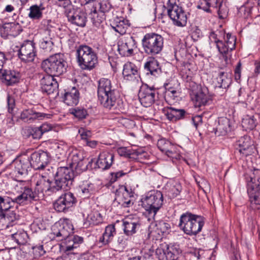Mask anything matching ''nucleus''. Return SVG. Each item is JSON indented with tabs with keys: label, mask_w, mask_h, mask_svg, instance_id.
<instances>
[{
	"label": "nucleus",
	"mask_w": 260,
	"mask_h": 260,
	"mask_svg": "<svg viewBox=\"0 0 260 260\" xmlns=\"http://www.w3.org/2000/svg\"><path fill=\"white\" fill-rule=\"evenodd\" d=\"M16 194L13 197H4L0 206V211H8L13 208L15 204L25 206L32 204L39 200V196L28 186L16 184L14 187Z\"/></svg>",
	"instance_id": "f257e3e1"
},
{
	"label": "nucleus",
	"mask_w": 260,
	"mask_h": 260,
	"mask_svg": "<svg viewBox=\"0 0 260 260\" xmlns=\"http://www.w3.org/2000/svg\"><path fill=\"white\" fill-rule=\"evenodd\" d=\"M97 93L98 101L105 108L109 110L121 108L122 101L110 79L102 78L99 80Z\"/></svg>",
	"instance_id": "f03ea898"
},
{
	"label": "nucleus",
	"mask_w": 260,
	"mask_h": 260,
	"mask_svg": "<svg viewBox=\"0 0 260 260\" xmlns=\"http://www.w3.org/2000/svg\"><path fill=\"white\" fill-rule=\"evenodd\" d=\"M204 225L203 218L189 212L182 214L180 217L179 226L184 233L189 236L196 235Z\"/></svg>",
	"instance_id": "7ed1b4c3"
},
{
	"label": "nucleus",
	"mask_w": 260,
	"mask_h": 260,
	"mask_svg": "<svg viewBox=\"0 0 260 260\" xmlns=\"http://www.w3.org/2000/svg\"><path fill=\"white\" fill-rule=\"evenodd\" d=\"M77 62L85 70H91L98 62V56L94 50L87 45H80L76 49Z\"/></svg>",
	"instance_id": "20e7f679"
},
{
	"label": "nucleus",
	"mask_w": 260,
	"mask_h": 260,
	"mask_svg": "<svg viewBox=\"0 0 260 260\" xmlns=\"http://www.w3.org/2000/svg\"><path fill=\"white\" fill-rule=\"evenodd\" d=\"M67 62L61 53H56L44 60L41 67L47 74L53 76H59L66 71Z\"/></svg>",
	"instance_id": "39448f33"
},
{
	"label": "nucleus",
	"mask_w": 260,
	"mask_h": 260,
	"mask_svg": "<svg viewBox=\"0 0 260 260\" xmlns=\"http://www.w3.org/2000/svg\"><path fill=\"white\" fill-rule=\"evenodd\" d=\"M247 193L252 206L260 208V170L254 169L246 177Z\"/></svg>",
	"instance_id": "423d86ee"
},
{
	"label": "nucleus",
	"mask_w": 260,
	"mask_h": 260,
	"mask_svg": "<svg viewBox=\"0 0 260 260\" xmlns=\"http://www.w3.org/2000/svg\"><path fill=\"white\" fill-rule=\"evenodd\" d=\"M73 170L68 167H59L54 176V185L51 191L56 192L61 189L67 190L72 185L75 176Z\"/></svg>",
	"instance_id": "0eeeda50"
},
{
	"label": "nucleus",
	"mask_w": 260,
	"mask_h": 260,
	"mask_svg": "<svg viewBox=\"0 0 260 260\" xmlns=\"http://www.w3.org/2000/svg\"><path fill=\"white\" fill-rule=\"evenodd\" d=\"M144 52L148 55L154 56L161 52L164 47V38L157 34H146L142 40Z\"/></svg>",
	"instance_id": "6e6552de"
},
{
	"label": "nucleus",
	"mask_w": 260,
	"mask_h": 260,
	"mask_svg": "<svg viewBox=\"0 0 260 260\" xmlns=\"http://www.w3.org/2000/svg\"><path fill=\"white\" fill-rule=\"evenodd\" d=\"M142 206L149 216V219H154L158 211L163 204V195L159 191H153L147 194L141 200Z\"/></svg>",
	"instance_id": "1a4fd4ad"
},
{
	"label": "nucleus",
	"mask_w": 260,
	"mask_h": 260,
	"mask_svg": "<svg viewBox=\"0 0 260 260\" xmlns=\"http://www.w3.org/2000/svg\"><path fill=\"white\" fill-rule=\"evenodd\" d=\"M166 9L168 15L175 25L183 27L186 25L187 13L181 6L176 4V0H168Z\"/></svg>",
	"instance_id": "9d476101"
},
{
	"label": "nucleus",
	"mask_w": 260,
	"mask_h": 260,
	"mask_svg": "<svg viewBox=\"0 0 260 260\" xmlns=\"http://www.w3.org/2000/svg\"><path fill=\"white\" fill-rule=\"evenodd\" d=\"M29 168L28 160H15L11 164V171L9 175L11 177L17 181V184H22L24 186L25 182L23 180L24 177L27 174V169Z\"/></svg>",
	"instance_id": "9b49d317"
},
{
	"label": "nucleus",
	"mask_w": 260,
	"mask_h": 260,
	"mask_svg": "<svg viewBox=\"0 0 260 260\" xmlns=\"http://www.w3.org/2000/svg\"><path fill=\"white\" fill-rule=\"evenodd\" d=\"M224 41H220L216 45L220 54L222 55L226 62L232 55L231 52L235 49L236 38L231 34H226L224 38Z\"/></svg>",
	"instance_id": "f8f14e48"
},
{
	"label": "nucleus",
	"mask_w": 260,
	"mask_h": 260,
	"mask_svg": "<svg viewBox=\"0 0 260 260\" xmlns=\"http://www.w3.org/2000/svg\"><path fill=\"white\" fill-rule=\"evenodd\" d=\"M157 89L147 84H143L139 90L138 97L141 105L145 107H150L157 98Z\"/></svg>",
	"instance_id": "ddd939ff"
},
{
	"label": "nucleus",
	"mask_w": 260,
	"mask_h": 260,
	"mask_svg": "<svg viewBox=\"0 0 260 260\" xmlns=\"http://www.w3.org/2000/svg\"><path fill=\"white\" fill-rule=\"evenodd\" d=\"M37 55L36 44L33 41L25 40L18 50L19 58L25 63L32 62Z\"/></svg>",
	"instance_id": "4468645a"
},
{
	"label": "nucleus",
	"mask_w": 260,
	"mask_h": 260,
	"mask_svg": "<svg viewBox=\"0 0 260 260\" xmlns=\"http://www.w3.org/2000/svg\"><path fill=\"white\" fill-rule=\"evenodd\" d=\"M77 202V200L74 193L69 191L62 194L54 203L53 206L54 209L58 212H66L70 208L74 206Z\"/></svg>",
	"instance_id": "2eb2a0df"
},
{
	"label": "nucleus",
	"mask_w": 260,
	"mask_h": 260,
	"mask_svg": "<svg viewBox=\"0 0 260 260\" xmlns=\"http://www.w3.org/2000/svg\"><path fill=\"white\" fill-rule=\"evenodd\" d=\"M66 16L71 24L81 27L85 26L87 21V15L83 9L75 7L72 10L68 11Z\"/></svg>",
	"instance_id": "dca6fc26"
},
{
	"label": "nucleus",
	"mask_w": 260,
	"mask_h": 260,
	"mask_svg": "<svg viewBox=\"0 0 260 260\" xmlns=\"http://www.w3.org/2000/svg\"><path fill=\"white\" fill-rule=\"evenodd\" d=\"M51 115L40 112L37 108L34 107L31 109L23 110L21 113L20 118L25 122L28 123L34 122L35 120H42L45 118H50Z\"/></svg>",
	"instance_id": "f3484780"
},
{
	"label": "nucleus",
	"mask_w": 260,
	"mask_h": 260,
	"mask_svg": "<svg viewBox=\"0 0 260 260\" xmlns=\"http://www.w3.org/2000/svg\"><path fill=\"white\" fill-rule=\"evenodd\" d=\"M136 47V42L133 37L122 39L118 43V51L122 56H132Z\"/></svg>",
	"instance_id": "a211bd4d"
},
{
	"label": "nucleus",
	"mask_w": 260,
	"mask_h": 260,
	"mask_svg": "<svg viewBox=\"0 0 260 260\" xmlns=\"http://www.w3.org/2000/svg\"><path fill=\"white\" fill-rule=\"evenodd\" d=\"M54 77L48 74L41 79L40 84L43 92H45L48 95L53 93L58 94V84Z\"/></svg>",
	"instance_id": "6ab92c4d"
},
{
	"label": "nucleus",
	"mask_w": 260,
	"mask_h": 260,
	"mask_svg": "<svg viewBox=\"0 0 260 260\" xmlns=\"http://www.w3.org/2000/svg\"><path fill=\"white\" fill-rule=\"evenodd\" d=\"M87 159H84L81 152L74 153L72 162L70 164L69 168L73 170L75 168L77 174H80L87 169V163L89 164Z\"/></svg>",
	"instance_id": "aec40b11"
},
{
	"label": "nucleus",
	"mask_w": 260,
	"mask_h": 260,
	"mask_svg": "<svg viewBox=\"0 0 260 260\" xmlns=\"http://www.w3.org/2000/svg\"><path fill=\"white\" fill-rule=\"evenodd\" d=\"M47 162L48 158L46 153L44 151L42 152H35L31 155L29 165H31L36 170H40L44 169Z\"/></svg>",
	"instance_id": "412c9836"
},
{
	"label": "nucleus",
	"mask_w": 260,
	"mask_h": 260,
	"mask_svg": "<svg viewBox=\"0 0 260 260\" xmlns=\"http://www.w3.org/2000/svg\"><path fill=\"white\" fill-rule=\"evenodd\" d=\"M64 240V242L61 246L62 249L67 254H69L74 253L72 251L77 248L83 242V238L78 236L71 235Z\"/></svg>",
	"instance_id": "4be33fe9"
},
{
	"label": "nucleus",
	"mask_w": 260,
	"mask_h": 260,
	"mask_svg": "<svg viewBox=\"0 0 260 260\" xmlns=\"http://www.w3.org/2000/svg\"><path fill=\"white\" fill-rule=\"evenodd\" d=\"M122 75L125 80L132 82L138 81L140 77L137 67L131 62L123 66Z\"/></svg>",
	"instance_id": "5701e85b"
},
{
	"label": "nucleus",
	"mask_w": 260,
	"mask_h": 260,
	"mask_svg": "<svg viewBox=\"0 0 260 260\" xmlns=\"http://www.w3.org/2000/svg\"><path fill=\"white\" fill-rule=\"evenodd\" d=\"M144 70L147 75L154 77L158 76L161 73V69L159 63L154 57L148 59L144 65Z\"/></svg>",
	"instance_id": "b1692460"
},
{
	"label": "nucleus",
	"mask_w": 260,
	"mask_h": 260,
	"mask_svg": "<svg viewBox=\"0 0 260 260\" xmlns=\"http://www.w3.org/2000/svg\"><path fill=\"white\" fill-rule=\"evenodd\" d=\"M22 31L21 26L18 23H7L4 24L0 29V32L3 37L8 36L16 37Z\"/></svg>",
	"instance_id": "393cba45"
},
{
	"label": "nucleus",
	"mask_w": 260,
	"mask_h": 260,
	"mask_svg": "<svg viewBox=\"0 0 260 260\" xmlns=\"http://www.w3.org/2000/svg\"><path fill=\"white\" fill-rule=\"evenodd\" d=\"M2 75L4 82L7 86H12L18 83L21 77L19 72L13 70H5L2 72Z\"/></svg>",
	"instance_id": "a878e982"
},
{
	"label": "nucleus",
	"mask_w": 260,
	"mask_h": 260,
	"mask_svg": "<svg viewBox=\"0 0 260 260\" xmlns=\"http://www.w3.org/2000/svg\"><path fill=\"white\" fill-rule=\"evenodd\" d=\"M196 107H201L208 105L212 102L210 96L208 94L206 88H202L194 94L192 99Z\"/></svg>",
	"instance_id": "bb28decb"
},
{
	"label": "nucleus",
	"mask_w": 260,
	"mask_h": 260,
	"mask_svg": "<svg viewBox=\"0 0 260 260\" xmlns=\"http://www.w3.org/2000/svg\"><path fill=\"white\" fill-rule=\"evenodd\" d=\"M114 155L108 152L100 153L96 161V166L102 170L109 169L113 163Z\"/></svg>",
	"instance_id": "cd10ccee"
},
{
	"label": "nucleus",
	"mask_w": 260,
	"mask_h": 260,
	"mask_svg": "<svg viewBox=\"0 0 260 260\" xmlns=\"http://www.w3.org/2000/svg\"><path fill=\"white\" fill-rule=\"evenodd\" d=\"M164 111L167 118L172 121L183 119L186 114V112L184 109H176L172 107L166 108Z\"/></svg>",
	"instance_id": "c85d7f7f"
},
{
	"label": "nucleus",
	"mask_w": 260,
	"mask_h": 260,
	"mask_svg": "<svg viewBox=\"0 0 260 260\" xmlns=\"http://www.w3.org/2000/svg\"><path fill=\"white\" fill-rule=\"evenodd\" d=\"M80 93L79 90L75 87H73L71 89L66 91L63 101L68 106H73L76 105L79 103Z\"/></svg>",
	"instance_id": "c756f323"
},
{
	"label": "nucleus",
	"mask_w": 260,
	"mask_h": 260,
	"mask_svg": "<svg viewBox=\"0 0 260 260\" xmlns=\"http://www.w3.org/2000/svg\"><path fill=\"white\" fill-rule=\"evenodd\" d=\"M112 27L121 35L125 34L129 24L128 20L123 17H115L111 23Z\"/></svg>",
	"instance_id": "7c9ffc66"
},
{
	"label": "nucleus",
	"mask_w": 260,
	"mask_h": 260,
	"mask_svg": "<svg viewBox=\"0 0 260 260\" xmlns=\"http://www.w3.org/2000/svg\"><path fill=\"white\" fill-rule=\"evenodd\" d=\"M218 125L216 126L215 135L224 136L231 131L230 120L226 117H220L218 119Z\"/></svg>",
	"instance_id": "2f4dec72"
},
{
	"label": "nucleus",
	"mask_w": 260,
	"mask_h": 260,
	"mask_svg": "<svg viewBox=\"0 0 260 260\" xmlns=\"http://www.w3.org/2000/svg\"><path fill=\"white\" fill-rule=\"evenodd\" d=\"M16 231V229L13 228L9 231L12 233L11 236L18 245H25L28 239L27 233L22 229Z\"/></svg>",
	"instance_id": "473e14b6"
},
{
	"label": "nucleus",
	"mask_w": 260,
	"mask_h": 260,
	"mask_svg": "<svg viewBox=\"0 0 260 260\" xmlns=\"http://www.w3.org/2000/svg\"><path fill=\"white\" fill-rule=\"evenodd\" d=\"M123 225L124 233L127 236H132L135 234L137 230L139 229L140 227V224L137 220L130 218L124 220Z\"/></svg>",
	"instance_id": "72a5a7b5"
},
{
	"label": "nucleus",
	"mask_w": 260,
	"mask_h": 260,
	"mask_svg": "<svg viewBox=\"0 0 260 260\" xmlns=\"http://www.w3.org/2000/svg\"><path fill=\"white\" fill-rule=\"evenodd\" d=\"M3 214V222L5 229L8 230L15 225L16 221L19 219V215L15 211L9 210L5 214Z\"/></svg>",
	"instance_id": "f704fd0d"
},
{
	"label": "nucleus",
	"mask_w": 260,
	"mask_h": 260,
	"mask_svg": "<svg viewBox=\"0 0 260 260\" xmlns=\"http://www.w3.org/2000/svg\"><path fill=\"white\" fill-rule=\"evenodd\" d=\"M51 188L50 180L46 176L39 175L36 183V189L43 192L44 191H51Z\"/></svg>",
	"instance_id": "c9c22d12"
},
{
	"label": "nucleus",
	"mask_w": 260,
	"mask_h": 260,
	"mask_svg": "<svg viewBox=\"0 0 260 260\" xmlns=\"http://www.w3.org/2000/svg\"><path fill=\"white\" fill-rule=\"evenodd\" d=\"M116 234V230L114 224H109L107 225L105 230L104 233L102 237H100L99 241L104 245L108 244L112 241L113 237Z\"/></svg>",
	"instance_id": "e433bc0d"
},
{
	"label": "nucleus",
	"mask_w": 260,
	"mask_h": 260,
	"mask_svg": "<svg viewBox=\"0 0 260 260\" xmlns=\"http://www.w3.org/2000/svg\"><path fill=\"white\" fill-rule=\"evenodd\" d=\"M88 7H93L100 12L102 13L104 15L108 12L111 9V5L107 1H103L98 2L94 0H90L86 3Z\"/></svg>",
	"instance_id": "4c0bfd02"
},
{
	"label": "nucleus",
	"mask_w": 260,
	"mask_h": 260,
	"mask_svg": "<svg viewBox=\"0 0 260 260\" xmlns=\"http://www.w3.org/2000/svg\"><path fill=\"white\" fill-rule=\"evenodd\" d=\"M45 9L42 4L32 5L28 9V17L33 20H39L43 18V11Z\"/></svg>",
	"instance_id": "58836bf2"
},
{
	"label": "nucleus",
	"mask_w": 260,
	"mask_h": 260,
	"mask_svg": "<svg viewBox=\"0 0 260 260\" xmlns=\"http://www.w3.org/2000/svg\"><path fill=\"white\" fill-rule=\"evenodd\" d=\"M90 8V18L92 24L96 27H99L100 25L105 20V15L100 12L93 7H88Z\"/></svg>",
	"instance_id": "ea45409f"
},
{
	"label": "nucleus",
	"mask_w": 260,
	"mask_h": 260,
	"mask_svg": "<svg viewBox=\"0 0 260 260\" xmlns=\"http://www.w3.org/2000/svg\"><path fill=\"white\" fill-rule=\"evenodd\" d=\"M129 147H118L117 152L120 156L136 159L141 154V152L136 150L128 149Z\"/></svg>",
	"instance_id": "a19ab883"
},
{
	"label": "nucleus",
	"mask_w": 260,
	"mask_h": 260,
	"mask_svg": "<svg viewBox=\"0 0 260 260\" xmlns=\"http://www.w3.org/2000/svg\"><path fill=\"white\" fill-rule=\"evenodd\" d=\"M79 133L80 135L81 139L82 140H85L86 144L88 146H92L98 144V141L94 140H90V139L92 136V133L90 131L84 128H81L79 129Z\"/></svg>",
	"instance_id": "79ce46f5"
},
{
	"label": "nucleus",
	"mask_w": 260,
	"mask_h": 260,
	"mask_svg": "<svg viewBox=\"0 0 260 260\" xmlns=\"http://www.w3.org/2000/svg\"><path fill=\"white\" fill-rule=\"evenodd\" d=\"M218 83L219 86H216V88L226 89L229 87L231 83V79L228 77V74L224 72H219L218 74Z\"/></svg>",
	"instance_id": "37998d69"
},
{
	"label": "nucleus",
	"mask_w": 260,
	"mask_h": 260,
	"mask_svg": "<svg viewBox=\"0 0 260 260\" xmlns=\"http://www.w3.org/2000/svg\"><path fill=\"white\" fill-rule=\"evenodd\" d=\"M115 195L116 196V199L119 200L121 202L122 200L129 199L133 196L132 192L129 191L127 188L124 185L121 186L118 189H116Z\"/></svg>",
	"instance_id": "c03bdc74"
},
{
	"label": "nucleus",
	"mask_w": 260,
	"mask_h": 260,
	"mask_svg": "<svg viewBox=\"0 0 260 260\" xmlns=\"http://www.w3.org/2000/svg\"><path fill=\"white\" fill-rule=\"evenodd\" d=\"M256 120L253 116H245L242 120L241 125L244 129L252 130L256 126Z\"/></svg>",
	"instance_id": "a18cd8bd"
},
{
	"label": "nucleus",
	"mask_w": 260,
	"mask_h": 260,
	"mask_svg": "<svg viewBox=\"0 0 260 260\" xmlns=\"http://www.w3.org/2000/svg\"><path fill=\"white\" fill-rule=\"evenodd\" d=\"M90 224L98 225L103 222V217L102 214L98 211H93L87 217Z\"/></svg>",
	"instance_id": "49530a36"
},
{
	"label": "nucleus",
	"mask_w": 260,
	"mask_h": 260,
	"mask_svg": "<svg viewBox=\"0 0 260 260\" xmlns=\"http://www.w3.org/2000/svg\"><path fill=\"white\" fill-rule=\"evenodd\" d=\"M181 190V186L179 184L176 183L174 185H171L166 188V194L170 199L174 198L179 194Z\"/></svg>",
	"instance_id": "de8ad7c7"
},
{
	"label": "nucleus",
	"mask_w": 260,
	"mask_h": 260,
	"mask_svg": "<svg viewBox=\"0 0 260 260\" xmlns=\"http://www.w3.org/2000/svg\"><path fill=\"white\" fill-rule=\"evenodd\" d=\"M60 228L58 230V231L55 232H53V234L56 237H61V240L63 239H65L70 236L71 232V229L68 226V225H62V226L60 225Z\"/></svg>",
	"instance_id": "09e8293b"
},
{
	"label": "nucleus",
	"mask_w": 260,
	"mask_h": 260,
	"mask_svg": "<svg viewBox=\"0 0 260 260\" xmlns=\"http://www.w3.org/2000/svg\"><path fill=\"white\" fill-rule=\"evenodd\" d=\"M54 44L50 37H45L42 38L40 42V48L45 52H50L53 49Z\"/></svg>",
	"instance_id": "8fccbe9b"
},
{
	"label": "nucleus",
	"mask_w": 260,
	"mask_h": 260,
	"mask_svg": "<svg viewBox=\"0 0 260 260\" xmlns=\"http://www.w3.org/2000/svg\"><path fill=\"white\" fill-rule=\"evenodd\" d=\"M156 230L158 234L164 235L165 234H169L171 231V225L164 221H159L156 224Z\"/></svg>",
	"instance_id": "3c124183"
},
{
	"label": "nucleus",
	"mask_w": 260,
	"mask_h": 260,
	"mask_svg": "<svg viewBox=\"0 0 260 260\" xmlns=\"http://www.w3.org/2000/svg\"><path fill=\"white\" fill-rule=\"evenodd\" d=\"M178 251L173 246H169L167 244L166 247V260H176L178 257Z\"/></svg>",
	"instance_id": "603ef678"
},
{
	"label": "nucleus",
	"mask_w": 260,
	"mask_h": 260,
	"mask_svg": "<svg viewBox=\"0 0 260 260\" xmlns=\"http://www.w3.org/2000/svg\"><path fill=\"white\" fill-rule=\"evenodd\" d=\"M166 244H161L155 250V254L159 260H166Z\"/></svg>",
	"instance_id": "864d4df0"
},
{
	"label": "nucleus",
	"mask_w": 260,
	"mask_h": 260,
	"mask_svg": "<svg viewBox=\"0 0 260 260\" xmlns=\"http://www.w3.org/2000/svg\"><path fill=\"white\" fill-rule=\"evenodd\" d=\"M71 113L79 119L85 118L87 115V111L83 108H74L71 110Z\"/></svg>",
	"instance_id": "5fc2aeb1"
},
{
	"label": "nucleus",
	"mask_w": 260,
	"mask_h": 260,
	"mask_svg": "<svg viewBox=\"0 0 260 260\" xmlns=\"http://www.w3.org/2000/svg\"><path fill=\"white\" fill-rule=\"evenodd\" d=\"M212 7V2L210 0H199L197 8L205 12H210V7Z\"/></svg>",
	"instance_id": "6e6d98bb"
},
{
	"label": "nucleus",
	"mask_w": 260,
	"mask_h": 260,
	"mask_svg": "<svg viewBox=\"0 0 260 260\" xmlns=\"http://www.w3.org/2000/svg\"><path fill=\"white\" fill-rule=\"evenodd\" d=\"M180 93L178 90H175L171 92L165 93L164 97L166 101L173 100V102L178 101Z\"/></svg>",
	"instance_id": "4d7b16f0"
},
{
	"label": "nucleus",
	"mask_w": 260,
	"mask_h": 260,
	"mask_svg": "<svg viewBox=\"0 0 260 260\" xmlns=\"http://www.w3.org/2000/svg\"><path fill=\"white\" fill-rule=\"evenodd\" d=\"M52 20L51 19H44L40 24V27L44 29L45 33L49 34L50 31V28L52 27L51 25Z\"/></svg>",
	"instance_id": "13d9d810"
},
{
	"label": "nucleus",
	"mask_w": 260,
	"mask_h": 260,
	"mask_svg": "<svg viewBox=\"0 0 260 260\" xmlns=\"http://www.w3.org/2000/svg\"><path fill=\"white\" fill-rule=\"evenodd\" d=\"M237 145L238 146H251L250 137L247 136H244L241 137L237 142Z\"/></svg>",
	"instance_id": "bf43d9fd"
},
{
	"label": "nucleus",
	"mask_w": 260,
	"mask_h": 260,
	"mask_svg": "<svg viewBox=\"0 0 260 260\" xmlns=\"http://www.w3.org/2000/svg\"><path fill=\"white\" fill-rule=\"evenodd\" d=\"M59 5L62 7L64 10V14L67 15V13L68 11L72 10L75 7H74L70 0H64L62 2L60 3Z\"/></svg>",
	"instance_id": "052dcab7"
},
{
	"label": "nucleus",
	"mask_w": 260,
	"mask_h": 260,
	"mask_svg": "<svg viewBox=\"0 0 260 260\" xmlns=\"http://www.w3.org/2000/svg\"><path fill=\"white\" fill-rule=\"evenodd\" d=\"M7 100L8 111L9 113H12L13 109L15 106V99L12 95L8 94Z\"/></svg>",
	"instance_id": "680f3d73"
},
{
	"label": "nucleus",
	"mask_w": 260,
	"mask_h": 260,
	"mask_svg": "<svg viewBox=\"0 0 260 260\" xmlns=\"http://www.w3.org/2000/svg\"><path fill=\"white\" fill-rule=\"evenodd\" d=\"M33 252L37 256L43 255L46 251L44 249L43 245H36L32 247Z\"/></svg>",
	"instance_id": "e2e57ef3"
},
{
	"label": "nucleus",
	"mask_w": 260,
	"mask_h": 260,
	"mask_svg": "<svg viewBox=\"0 0 260 260\" xmlns=\"http://www.w3.org/2000/svg\"><path fill=\"white\" fill-rule=\"evenodd\" d=\"M127 173L128 172H124L123 171H120L117 172L111 173V175L112 176L111 181L112 182H115L118 179L127 174Z\"/></svg>",
	"instance_id": "0e129e2a"
},
{
	"label": "nucleus",
	"mask_w": 260,
	"mask_h": 260,
	"mask_svg": "<svg viewBox=\"0 0 260 260\" xmlns=\"http://www.w3.org/2000/svg\"><path fill=\"white\" fill-rule=\"evenodd\" d=\"M43 135L39 127H32V137L34 139H39Z\"/></svg>",
	"instance_id": "69168bd1"
},
{
	"label": "nucleus",
	"mask_w": 260,
	"mask_h": 260,
	"mask_svg": "<svg viewBox=\"0 0 260 260\" xmlns=\"http://www.w3.org/2000/svg\"><path fill=\"white\" fill-rule=\"evenodd\" d=\"M32 127L26 126L22 128V134L25 138H29L32 136Z\"/></svg>",
	"instance_id": "338daca9"
},
{
	"label": "nucleus",
	"mask_w": 260,
	"mask_h": 260,
	"mask_svg": "<svg viewBox=\"0 0 260 260\" xmlns=\"http://www.w3.org/2000/svg\"><path fill=\"white\" fill-rule=\"evenodd\" d=\"M241 66L242 64L241 62L239 61L237 64L235 69V78L237 81L240 80L241 78Z\"/></svg>",
	"instance_id": "774afa93"
}]
</instances>
